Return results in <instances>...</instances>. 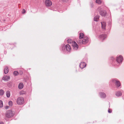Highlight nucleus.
Wrapping results in <instances>:
<instances>
[{"label":"nucleus","instance_id":"obj_22","mask_svg":"<svg viewBox=\"0 0 124 124\" xmlns=\"http://www.w3.org/2000/svg\"><path fill=\"white\" fill-rule=\"evenodd\" d=\"M13 74L15 76H16L18 75V71H15L14 72Z\"/></svg>","mask_w":124,"mask_h":124},{"label":"nucleus","instance_id":"obj_26","mask_svg":"<svg viewBox=\"0 0 124 124\" xmlns=\"http://www.w3.org/2000/svg\"><path fill=\"white\" fill-rule=\"evenodd\" d=\"M26 12L25 10L24 9H23L22 11V13H24Z\"/></svg>","mask_w":124,"mask_h":124},{"label":"nucleus","instance_id":"obj_25","mask_svg":"<svg viewBox=\"0 0 124 124\" xmlns=\"http://www.w3.org/2000/svg\"><path fill=\"white\" fill-rule=\"evenodd\" d=\"M8 104H9V105L10 106H12V102L11 101H10L9 102Z\"/></svg>","mask_w":124,"mask_h":124},{"label":"nucleus","instance_id":"obj_5","mask_svg":"<svg viewBox=\"0 0 124 124\" xmlns=\"http://www.w3.org/2000/svg\"><path fill=\"white\" fill-rule=\"evenodd\" d=\"M14 115L12 111L11 110L7 111L6 113V116L8 118H10L13 116Z\"/></svg>","mask_w":124,"mask_h":124},{"label":"nucleus","instance_id":"obj_21","mask_svg":"<svg viewBox=\"0 0 124 124\" xmlns=\"http://www.w3.org/2000/svg\"><path fill=\"white\" fill-rule=\"evenodd\" d=\"M4 93V91L2 89L0 90V95H2Z\"/></svg>","mask_w":124,"mask_h":124},{"label":"nucleus","instance_id":"obj_11","mask_svg":"<svg viewBox=\"0 0 124 124\" xmlns=\"http://www.w3.org/2000/svg\"><path fill=\"white\" fill-rule=\"evenodd\" d=\"M101 24L102 28L104 29H105L106 26V23L105 22H101Z\"/></svg>","mask_w":124,"mask_h":124},{"label":"nucleus","instance_id":"obj_13","mask_svg":"<svg viewBox=\"0 0 124 124\" xmlns=\"http://www.w3.org/2000/svg\"><path fill=\"white\" fill-rule=\"evenodd\" d=\"M23 85L22 83H20L18 85V88L20 89H22L23 87Z\"/></svg>","mask_w":124,"mask_h":124},{"label":"nucleus","instance_id":"obj_29","mask_svg":"<svg viewBox=\"0 0 124 124\" xmlns=\"http://www.w3.org/2000/svg\"><path fill=\"white\" fill-rule=\"evenodd\" d=\"M8 107H8V106H7V107H6V109L8 108Z\"/></svg>","mask_w":124,"mask_h":124},{"label":"nucleus","instance_id":"obj_23","mask_svg":"<svg viewBox=\"0 0 124 124\" xmlns=\"http://www.w3.org/2000/svg\"><path fill=\"white\" fill-rule=\"evenodd\" d=\"M3 106V104L2 101L0 100V107H2Z\"/></svg>","mask_w":124,"mask_h":124},{"label":"nucleus","instance_id":"obj_27","mask_svg":"<svg viewBox=\"0 0 124 124\" xmlns=\"http://www.w3.org/2000/svg\"><path fill=\"white\" fill-rule=\"evenodd\" d=\"M108 112L109 113H111L112 112V110L111 109H109L108 110Z\"/></svg>","mask_w":124,"mask_h":124},{"label":"nucleus","instance_id":"obj_14","mask_svg":"<svg viewBox=\"0 0 124 124\" xmlns=\"http://www.w3.org/2000/svg\"><path fill=\"white\" fill-rule=\"evenodd\" d=\"M84 34L82 33H81L79 34V38L80 39H82L84 37Z\"/></svg>","mask_w":124,"mask_h":124},{"label":"nucleus","instance_id":"obj_28","mask_svg":"<svg viewBox=\"0 0 124 124\" xmlns=\"http://www.w3.org/2000/svg\"><path fill=\"white\" fill-rule=\"evenodd\" d=\"M0 124H4V123L3 122H1L0 123Z\"/></svg>","mask_w":124,"mask_h":124},{"label":"nucleus","instance_id":"obj_16","mask_svg":"<svg viewBox=\"0 0 124 124\" xmlns=\"http://www.w3.org/2000/svg\"><path fill=\"white\" fill-rule=\"evenodd\" d=\"M100 15L102 16H104L106 15V12H104L103 11H100Z\"/></svg>","mask_w":124,"mask_h":124},{"label":"nucleus","instance_id":"obj_17","mask_svg":"<svg viewBox=\"0 0 124 124\" xmlns=\"http://www.w3.org/2000/svg\"><path fill=\"white\" fill-rule=\"evenodd\" d=\"M8 67H6L4 69V73L5 74H6L8 73Z\"/></svg>","mask_w":124,"mask_h":124},{"label":"nucleus","instance_id":"obj_6","mask_svg":"<svg viewBox=\"0 0 124 124\" xmlns=\"http://www.w3.org/2000/svg\"><path fill=\"white\" fill-rule=\"evenodd\" d=\"M45 4L46 6L49 7L52 5V3L50 0H46L45 1Z\"/></svg>","mask_w":124,"mask_h":124},{"label":"nucleus","instance_id":"obj_8","mask_svg":"<svg viewBox=\"0 0 124 124\" xmlns=\"http://www.w3.org/2000/svg\"><path fill=\"white\" fill-rule=\"evenodd\" d=\"M86 65V64L85 62H82L80 64L79 66L81 68L83 69L85 67Z\"/></svg>","mask_w":124,"mask_h":124},{"label":"nucleus","instance_id":"obj_9","mask_svg":"<svg viewBox=\"0 0 124 124\" xmlns=\"http://www.w3.org/2000/svg\"><path fill=\"white\" fill-rule=\"evenodd\" d=\"M10 78V77L9 76H5L3 77L2 79L4 80L8 81Z\"/></svg>","mask_w":124,"mask_h":124},{"label":"nucleus","instance_id":"obj_18","mask_svg":"<svg viewBox=\"0 0 124 124\" xmlns=\"http://www.w3.org/2000/svg\"><path fill=\"white\" fill-rule=\"evenodd\" d=\"M122 95V93L120 91L117 92L116 94V95L118 96H121Z\"/></svg>","mask_w":124,"mask_h":124},{"label":"nucleus","instance_id":"obj_1","mask_svg":"<svg viewBox=\"0 0 124 124\" xmlns=\"http://www.w3.org/2000/svg\"><path fill=\"white\" fill-rule=\"evenodd\" d=\"M68 43L71 44L74 49L77 50L78 48V46L76 43L71 39H69L67 40Z\"/></svg>","mask_w":124,"mask_h":124},{"label":"nucleus","instance_id":"obj_4","mask_svg":"<svg viewBox=\"0 0 124 124\" xmlns=\"http://www.w3.org/2000/svg\"><path fill=\"white\" fill-rule=\"evenodd\" d=\"M88 41V38L86 37H84L82 40H80L79 41V42L80 44H85L87 43Z\"/></svg>","mask_w":124,"mask_h":124},{"label":"nucleus","instance_id":"obj_20","mask_svg":"<svg viewBox=\"0 0 124 124\" xmlns=\"http://www.w3.org/2000/svg\"><path fill=\"white\" fill-rule=\"evenodd\" d=\"M7 96L8 97H9L10 96V93L9 91H8L6 93Z\"/></svg>","mask_w":124,"mask_h":124},{"label":"nucleus","instance_id":"obj_2","mask_svg":"<svg viewBox=\"0 0 124 124\" xmlns=\"http://www.w3.org/2000/svg\"><path fill=\"white\" fill-rule=\"evenodd\" d=\"M18 105H21L24 103V100L23 97H19L18 98L16 101Z\"/></svg>","mask_w":124,"mask_h":124},{"label":"nucleus","instance_id":"obj_3","mask_svg":"<svg viewBox=\"0 0 124 124\" xmlns=\"http://www.w3.org/2000/svg\"><path fill=\"white\" fill-rule=\"evenodd\" d=\"M123 60V57L122 56L119 55L118 56H117L116 59V63L117 64L116 65V66H118L119 64L121 63Z\"/></svg>","mask_w":124,"mask_h":124},{"label":"nucleus","instance_id":"obj_19","mask_svg":"<svg viewBox=\"0 0 124 124\" xmlns=\"http://www.w3.org/2000/svg\"><path fill=\"white\" fill-rule=\"evenodd\" d=\"M99 16H96L94 18V20L95 21H98L99 19Z\"/></svg>","mask_w":124,"mask_h":124},{"label":"nucleus","instance_id":"obj_12","mask_svg":"<svg viewBox=\"0 0 124 124\" xmlns=\"http://www.w3.org/2000/svg\"><path fill=\"white\" fill-rule=\"evenodd\" d=\"M100 37L101 40H103L106 37V35L105 34H103L100 36Z\"/></svg>","mask_w":124,"mask_h":124},{"label":"nucleus","instance_id":"obj_7","mask_svg":"<svg viewBox=\"0 0 124 124\" xmlns=\"http://www.w3.org/2000/svg\"><path fill=\"white\" fill-rule=\"evenodd\" d=\"M113 82L114 83H116V86L117 87H118L121 85V84L120 82L116 79H113Z\"/></svg>","mask_w":124,"mask_h":124},{"label":"nucleus","instance_id":"obj_10","mask_svg":"<svg viewBox=\"0 0 124 124\" xmlns=\"http://www.w3.org/2000/svg\"><path fill=\"white\" fill-rule=\"evenodd\" d=\"M66 48L67 51L70 52L71 49V48L70 46L68 44H67L66 45Z\"/></svg>","mask_w":124,"mask_h":124},{"label":"nucleus","instance_id":"obj_24","mask_svg":"<svg viewBox=\"0 0 124 124\" xmlns=\"http://www.w3.org/2000/svg\"><path fill=\"white\" fill-rule=\"evenodd\" d=\"M96 2L98 4H100L101 3V1L100 0H96Z\"/></svg>","mask_w":124,"mask_h":124},{"label":"nucleus","instance_id":"obj_15","mask_svg":"<svg viewBox=\"0 0 124 124\" xmlns=\"http://www.w3.org/2000/svg\"><path fill=\"white\" fill-rule=\"evenodd\" d=\"M100 94L101 98H104L106 97V95L104 93H101Z\"/></svg>","mask_w":124,"mask_h":124}]
</instances>
